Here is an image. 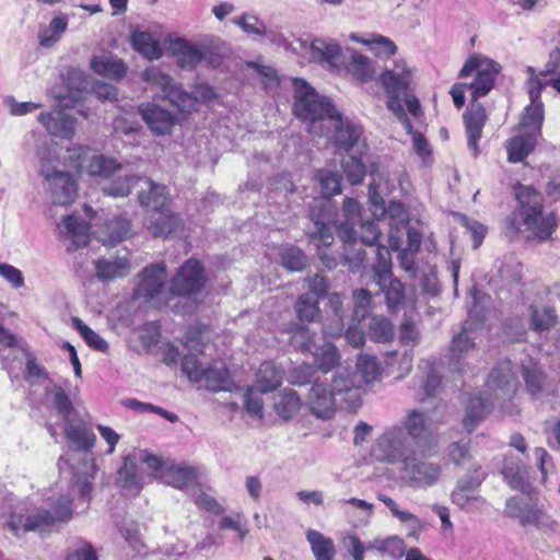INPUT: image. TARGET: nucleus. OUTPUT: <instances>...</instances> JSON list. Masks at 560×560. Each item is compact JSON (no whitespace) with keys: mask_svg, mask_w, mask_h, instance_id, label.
Masks as SVG:
<instances>
[{"mask_svg":"<svg viewBox=\"0 0 560 560\" xmlns=\"http://www.w3.org/2000/svg\"><path fill=\"white\" fill-rule=\"evenodd\" d=\"M73 516L70 486L59 481L45 493L42 505L23 513L13 511L3 523V528L15 537L28 532H50L55 526L68 523Z\"/></svg>","mask_w":560,"mask_h":560,"instance_id":"1","label":"nucleus"},{"mask_svg":"<svg viewBox=\"0 0 560 560\" xmlns=\"http://www.w3.org/2000/svg\"><path fill=\"white\" fill-rule=\"evenodd\" d=\"M499 71L500 66L495 61L480 55H474L467 59L459 72L462 78L475 75L472 82L466 84L471 90L472 103L464 114L467 144L475 156L479 153L478 141L487 120L483 106L476 101L486 96L493 89Z\"/></svg>","mask_w":560,"mask_h":560,"instance_id":"2","label":"nucleus"},{"mask_svg":"<svg viewBox=\"0 0 560 560\" xmlns=\"http://www.w3.org/2000/svg\"><path fill=\"white\" fill-rule=\"evenodd\" d=\"M65 435L75 450L67 454V459L60 457L59 470L65 472L68 469L72 474L73 482L79 487L80 494L89 495L96 471L95 462L90 451L95 444L96 436L86 422L74 418L65 421Z\"/></svg>","mask_w":560,"mask_h":560,"instance_id":"3","label":"nucleus"},{"mask_svg":"<svg viewBox=\"0 0 560 560\" xmlns=\"http://www.w3.org/2000/svg\"><path fill=\"white\" fill-rule=\"evenodd\" d=\"M343 217L345 220L336 226V231L340 240L347 244L342 254V259L350 269L354 270L362 266L366 258V253L361 248H357V240L360 237L361 243L375 246V254L377 248H385L378 245L381 232L374 222H363L362 220V206L353 198H346L343 200Z\"/></svg>","mask_w":560,"mask_h":560,"instance_id":"4","label":"nucleus"},{"mask_svg":"<svg viewBox=\"0 0 560 560\" xmlns=\"http://www.w3.org/2000/svg\"><path fill=\"white\" fill-rule=\"evenodd\" d=\"M486 388L482 395L471 396L467 401L463 424L468 432H472L489 415L493 399L505 400L514 395L517 380L510 360H502L492 369Z\"/></svg>","mask_w":560,"mask_h":560,"instance_id":"5","label":"nucleus"},{"mask_svg":"<svg viewBox=\"0 0 560 560\" xmlns=\"http://www.w3.org/2000/svg\"><path fill=\"white\" fill-rule=\"evenodd\" d=\"M516 198L520 202L521 231L526 233L528 240H549L558 223L555 213L544 209L541 195L530 186H520Z\"/></svg>","mask_w":560,"mask_h":560,"instance_id":"6","label":"nucleus"},{"mask_svg":"<svg viewBox=\"0 0 560 560\" xmlns=\"http://www.w3.org/2000/svg\"><path fill=\"white\" fill-rule=\"evenodd\" d=\"M416 69L405 60H396L392 68L385 70L378 78V82L388 98L387 108L402 124L404 128L411 131V122L401 105V96L411 92Z\"/></svg>","mask_w":560,"mask_h":560,"instance_id":"7","label":"nucleus"},{"mask_svg":"<svg viewBox=\"0 0 560 560\" xmlns=\"http://www.w3.org/2000/svg\"><path fill=\"white\" fill-rule=\"evenodd\" d=\"M292 84L294 114L301 119L311 121V132L320 133L325 120L335 114L334 105L329 98L319 96L306 81L294 78Z\"/></svg>","mask_w":560,"mask_h":560,"instance_id":"8","label":"nucleus"},{"mask_svg":"<svg viewBox=\"0 0 560 560\" xmlns=\"http://www.w3.org/2000/svg\"><path fill=\"white\" fill-rule=\"evenodd\" d=\"M144 79L149 83L160 88L165 98L183 113H191L196 109L198 102L209 103L217 96L214 90L207 84L198 85L195 95L188 94L177 86L170 75L163 73L155 67L144 71Z\"/></svg>","mask_w":560,"mask_h":560,"instance_id":"9","label":"nucleus"},{"mask_svg":"<svg viewBox=\"0 0 560 560\" xmlns=\"http://www.w3.org/2000/svg\"><path fill=\"white\" fill-rule=\"evenodd\" d=\"M320 214H316L315 208L311 210V220L314 222V231L307 233L311 241L318 248V256L323 264L332 269L336 267V258L326 252V248L334 243L332 229L336 230V207L332 202L322 201L319 203Z\"/></svg>","mask_w":560,"mask_h":560,"instance_id":"10","label":"nucleus"},{"mask_svg":"<svg viewBox=\"0 0 560 560\" xmlns=\"http://www.w3.org/2000/svg\"><path fill=\"white\" fill-rule=\"evenodd\" d=\"M374 281L385 296L389 312H398L406 303L405 285L393 277L389 250L377 248V264L373 267Z\"/></svg>","mask_w":560,"mask_h":560,"instance_id":"11","label":"nucleus"},{"mask_svg":"<svg viewBox=\"0 0 560 560\" xmlns=\"http://www.w3.org/2000/svg\"><path fill=\"white\" fill-rule=\"evenodd\" d=\"M415 451V446L407 439L402 428L393 425L385 429L375 440L371 454L378 462L402 464Z\"/></svg>","mask_w":560,"mask_h":560,"instance_id":"12","label":"nucleus"},{"mask_svg":"<svg viewBox=\"0 0 560 560\" xmlns=\"http://www.w3.org/2000/svg\"><path fill=\"white\" fill-rule=\"evenodd\" d=\"M425 453L416 450L402 463V472L407 485L411 488H428L440 478L439 464L424 458Z\"/></svg>","mask_w":560,"mask_h":560,"instance_id":"13","label":"nucleus"},{"mask_svg":"<svg viewBox=\"0 0 560 560\" xmlns=\"http://www.w3.org/2000/svg\"><path fill=\"white\" fill-rule=\"evenodd\" d=\"M400 428L407 439L420 453H427L434 445V433L425 413L418 409H410L400 421Z\"/></svg>","mask_w":560,"mask_h":560,"instance_id":"14","label":"nucleus"},{"mask_svg":"<svg viewBox=\"0 0 560 560\" xmlns=\"http://www.w3.org/2000/svg\"><path fill=\"white\" fill-rule=\"evenodd\" d=\"M44 188L54 205L68 206L77 197V183L69 172L43 167Z\"/></svg>","mask_w":560,"mask_h":560,"instance_id":"15","label":"nucleus"},{"mask_svg":"<svg viewBox=\"0 0 560 560\" xmlns=\"http://www.w3.org/2000/svg\"><path fill=\"white\" fill-rule=\"evenodd\" d=\"M74 151H78L77 166L89 176L108 179L121 170V164L116 159L95 153L88 147H79Z\"/></svg>","mask_w":560,"mask_h":560,"instance_id":"16","label":"nucleus"},{"mask_svg":"<svg viewBox=\"0 0 560 560\" xmlns=\"http://www.w3.org/2000/svg\"><path fill=\"white\" fill-rule=\"evenodd\" d=\"M205 283L203 269L196 259H188L172 279L171 291L177 295H191L201 290Z\"/></svg>","mask_w":560,"mask_h":560,"instance_id":"17","label":"nucleus"},{"mask_svg":"<svg viewBox=\"0 0 560 560\" xmlns=\"http://www.w3.org/2000/svg\"><path fill=\"white\" fill-rule=\"evenodd\" d=\"M324 128H334L332 140L336 147L346 151L352 149L361 139L362 128L343 119L335 108V114L328 116L322 126ZM323 135V131L319 133Z\"/></svg>","mask_w":560,"mask_h":560,"instance_id":"18","label":"nucleus"},{"mask_svg":"<svg viewBox=\"0 0 560 560\" xmlns=\"http://www.w3.org/2000/svg\"><path fill=\"white\" fill-rule=\"evenodd\" d=\"M138 278L135 296L145 300L158 299L165 283L166 266L164 262L147 266Z\"/></svg>","mask_w":560,"mask_h":560,"instance_id":"19","label":"nucleus"},{"mask_svg":"<svg viewBox=\"0 0 560 560\" xmlns=\"http://www.w3.org/2000/svg\"><path fill=\"white\" fill-rule=\"evenodd\" d=\"M311 412L319 419H330L336 411V395L331 388L316 378L306 398Z\"/></svg>","mask_w":560,"mask_h":560,"instance_id":"20","label":"nucleus"},{"mask_svg":"<svg viewBox=\"0 0 560 560\" xmlns=\"http://www.w3.org/2000/svg\"><path fill=\"white\" fill-rule=\"evenodd\" d=\"M139 114L150 130L156 135H168L175 126V116L153 103H143L139 106Z\"/></svg>","mask_w":560,"mask_h":560,"instance_id":"21","label":"nucleus"},{"mask_svg":"<svg viewBox=\"0 0 560 560\" xmlns=\"http://www.w3.org/2000/svg\"><path fill=\"white\" fill-rule=\"evenodd\" d=\"M138 200L142 207L150 208L152 211L163 210L168 207L170 195L167 188L151 178L141 177Z\"/></svg>","mask_w":560,"mask_h":560,"instance_id":"22","label":"nucleus"},{"mask_svg":"<svg viewBox=\"0 0 560 560\" xmlns=\"http://www.w3.org/2000/svg\"><path fill=\"white\" fill-rule=\"evenodd\" d=\"M60 237L68 241V250H74L88 245L90 241V226L75 215H67L63 225L59 226Z\"/></svg>","mask_w":560,"mask_h":560,"instance_id":"23","label":"nucleus"},{"mask_svg":"<svg viewBox=\"0 0 560 560\" xmlns=\"http://www.w3.org/2000/svg\"><path fill=\"white\" fill-rule=\"evenodd\" d=\"M96 278L102 282L114 281L130 273L131 264L127 256H112L94 260Z\"/></svg>","mask_w":560,"mask_h":560,"instance_id":"24","label":"nucleus"},{"mask_svg":"<svg viewBox=\"0 0 560 560\" xmlns=\"http://www.w3.org/2000/svg\"><path fill=\"white\" fill-rule=\"evenodd\" d=\"M38 121L52 136L70 139L75 133L77 120L62 110L40 114Z\"/></svg>","mask_w":560,"mask_h":560,"instance_id":"25","label":"nucleus"},{"mask_svg":"<svg viewBox=\"0 0 560 560\" xmlns=\"http://www.w3.org/2000/svg\"><path fill=\"white\" fill-rule=\"evenodd\" d=\"M421 375L418 376V393L417 398L423 402L430 397H433L439 387L441 386V375L435 365L431 362L423 361L419 364Z\"/></svg>","mask_w":560,"mask_h":560,"instance_id":"26","label":"nucleus"},{"mask_svg":"<svg viewBox=\"0 0 560 560\" xmlns=\"http://www.w3.org/2000/svg\"><path fill=\"white\" fill-rule=\"evenodd\" d=\"M180 224L182 219L179 215L166 207L163 210L152 212L148 219L147 228L154 236H166L175 232Z\"/></svg>","mask_w":560,"mask_h":560,"instance_id":"27","label":"nucleus"},{"mask_svg":"<svg viewBox=\"0 0 560 560\" xmlns=\"http://www.w3.org/2000/svg\"><path fill=\"white\" fill-rule=\"evenodd\" d=\"M502 475L509 486L520 491H526L529 487L527 482L528 468L518 457L506 455L503 460Z\"/></svg>","mask_w":560,"mask_h":560,"instance_id":"28","label":"nucleus"},{"mask_svg":"<svg viewBox=\"0 0 560 560\" xmlns=\"http://www.w3.org/2000/svg\"><path fill=\"white\" fill-rule=\"evenodd\" d=\"M199 384L211 392L228 390L232 384L231 375L223 362H214L205 369Z\"/></svg>","mask_w":560,"mask_h":560,"instance_id":"29","label":"nucleus"},{"mask_svg":"<svg viewBox=\"0 0 560 560\" xmlns=\"http://www.w3.org/2000/svg\"><path fill=\"white\" fill-rule=\"evenodd\" d=\"M345 295L331 293L328 296V310L331 312V322L325 324L324 334L330 337H339L343 332L346 310L343 307Z\"/></svg>","mask_w":560,"mask_h":560,"instance_id":"30","label":"nucleus"},{"mask_svg":"<svg viewBox=\"0 0 560 560\" xmlns=\"http://www.w3.org/2000/svg\"><path fill=\"white\" fill-rule=\"evenodd\" d=\"M172 50L178 66L183 69L191 70L203 59L202 50L183 38L173 42Z\"/></svg>","mask_w":560,"mask_h":560,"instance_id":"31","label":"nucleus"},{"mask_svg":"<svg viewBox=\"0 0 560 560\" xmlns=\"http://www.w3.org/2000/svg\"><path fill=\"white\" fill-rule=\"evenodd\" d=\"M284 376V371L272 361L260 364L256 373V385L259 392L269 393L277 389Z\"/></svg>","mask_w":560,"mask_h":560,"instance_id":"32","label":"nucleus"},{"mask_svg":"<svg viewBox=\"0 0 560 560\" xmlns=\"http://www.w3.org/2000/svg\"><path fill=\"white\" fill-rule=\"evenodd\" d=\"M91 68L95 73L115 80L124 78L127 71L120 59L106 55L93 57Z\"/></svg>","mask_w":560,"mask_h":560,"instance_id":"33","label":"nucleus"},{"mask_svg":"<svg viewBox=\"0 0 560 560\" xmlns=\"http://www.w3.org/2000/svg\"><path fill=\"white\" fill-rule=\"evenodd\" d=\"M536 137L522 132L506 142L508 159L512 163L523 161L534 149Z\"/></svg>","mask_w":560,"mask_h":560,"instance_id":"34","label":"nucleus"},{"mask_svg":"<svg viewBox=\"0 0 560 560\" xmlns=\"http://www.w3.org/2000/svg\"><path fill=\"white\" fill-rule=\"evenodd\" d=\"M544 121V104L529 103L523 112L520 129L522 132L538 137Z\"/></svg>","mask_w":560,"mask_h":560,"instance_id":"35","label":"nucleus"},{"mask_svg":"<svg viewBox=\"0 0 560 560\" xmlns=\"http://www.w3.org/2000/svg\"><path fill=\"white\" fill-rule=\"evenodd\" d=\"M452 502L467 512L480 510L485 505V499L477 494V490L466 488L464 482H457L452 492Z\"/></svg>","mask_w":560,"mask_h":560,"instance_id":"36","label":"nucleus"},{"mask_svg":"<svg viewBox=\"0 0 560 560\" xmlns=\"http://www.w3.org/2000/svg\"><path fill=\"white\" fill-rule=\"evenodd\" d=\"M46 397L50 400L52 408L62 416L63 421L72 419L75 413L73 404L61 385H51L45 388Z\"/></svg>","mask_w":560,"mask_h":560,"instance_id":"37","label":"nucleus"},{"mask_svg":"<svg viewBox=\"0 0 560 560\" xmlns=\"http://www.w3.org/2000/svg\"><path fill=\"white\" fill-rule=\"evenodd\" d=\"M306 539L316 560H334L336 550L330 538L324 536L318 530L308 529L306 532Z\"/></svg>","mask_w":560,"mask_h":560,"instance_id":"38","label":"nucleus"},{"mask_svg":"<svg viewBox=\"0 0 560 560\" xmlns=\"http://www.w3.org/2000/svg\"><path fill=\"white\" fill-rule=\"evenodd\" d=\"M135 50L149 59H158L162 55L159 40L148 32L136 31L131 35Z\"/></svg>","mask_w":560,"mask_h":560,"instance_id":"39","label":"nucleus"},{"mask_svg":"<svg viewBox=\"0 0 560 560\" xmlns=\"http://www.w3.org/2000/svg\"><path fill=\"white\" fill-rule=\"evenodd\" d=\"M316 178L317 180L319 182L320 184V187H322V194L325 196V197H329V196H332V195H338L341 192V182H340V177L337 173L330 171V170H319L316 174ZM329 201L331 202L329 199L325 198V199H322L319 201H316L311 210L313 208H315V212L316 214H320V210H319V203L322 201Z\"/></svg>","mask_w":560,"mask_h":560,"instance_id":"40","label":"nucleus"},{"mask_svg":"<svg viewBox=\"0 0 560 560\" xmlns=\"http://www.w3.org/2000/svg\"><path fill=\"white\" fill-rule=\"evenodd\" d=\"M526 73L528 75L525 85L527 89V94L529 97V103H542L540 101L541 91L547 85H552L551 78H548L549 74L544 73V71L537 72L536 69L532 66L526 68Z\"/></svg>","mask_w":560,"mask_h":560,"instance_id":"41","label":"nucleus"},{"mask_svg":"<svg viewBox=\"0 0 560 560\" xmlns=\"http://www.w3.org/2000/svg\"><path fill=\"white\" fill-rule=\"evenodd\" d=\"M347 68L350 74L360 82L372 80L376 72L372 60L358 52L351 55Z\"/></svg>","mask_w":560,"mask_h":560,"instance_id":"42","label":"nucleus"},{"mask_svg":"<svg viewBox=\"0 0 560 560\" xmlns=\"http://www.w3.org/2000/svg\"><path fill=\"white\" fill-rule=\"evenodd\" d=\"M275 411L284 420L293 418L301 408V400L293 390L282 392L275 400Z\"/></svg>","mask_w":560,"mask_h":560,"instance_id":"43","label":"nucleus"},{"mask_svg":"<svg viewBox=\"0 0 560 560\" xmlns=\"http://www.w3.org/2000/svg\"><path fill=\"white\" fill-rule=\"evenodd\" d=\"M162 478L166 485L183 489L196 479V471L190 467L171 466L163 470Z\"/></svg>","mask_w":560,"mask_h":560,"instance_id":"44","label":"nucleus"},{"mask_svg":"<svg viewBox=\"0 0 560 560\" xmlns=\"http://www.w3.org/2000/svg\"><path fill=\"white\" fill-rule=\"evenodd\" d=\"M68 27V18L65 14L55 16L49 26L42 30L38 35L39 45L49 48L55 45Z\"/></svg>","mask_w":560,"mask_h":560,"instance_id":"45","label":"nucleus"},{"mask_svg":"<svg viewBox=\"0 0 560 560\" xmlns=\"http://www.w3.org/2000/svg\"><path fill=\"white\" fill-rule=\"evenodd\" d=\"M352 374L359 376L362 386L363 384H370L380 378L381 366L375 357L362 354L357 361V371Z\"/></svg>","mask_w":560,"mask_h":560,"instance_id":"46","label":"nucleus"},{"mask_svg":"<svg viewBox=\"0 0 560 560\" xmlns=\"http://www.w3.org/2000/svg\"><path fill=\"white\" fill-rule=\"evenodd\" d=\"M290 345L301 352H313L315 332L308 327L294 324L290 327Z\"/></svg>","mask_w":560,"mask_h":560,"instance_id":"47","label":"nucleus"},{"mask_svg":"<svg viewBox=\"0 0 560 560\" xmlns=\"http://www.w3.org/2000/svg\"><path fill=\"white\" fill-rule=\"evenodd\" d=\"M368 549L376 550L383 556L399 558L404 553L405 542L397 536L375 538L368 544Z\"/></svg>","mask_w":560,"mask_h":560,"instance_id":"48","label":"nucleus"},{"mask_svg":"<svg viewBox=\"0 0 560 560\" xmlns=\"http://www.w3.org/2000/svg\"><path fill=\"white\" fill-rule=\"evenodd\" d=\"M141 177L136 175H126L124 177H119L108 185L103 187V192L106 196L110 197H126L128 196L132 188H138L140 185Z\"/></svg>","mask_w":560,"mask_h":560,"instance_id":"49","label":"nucleus"},{"mask_svg":"<svg viewBox=\"0 0 560 560\" xmlns=\"http://www.w3.org/2000/svg\"><path fill=\"white\" fill-rule=\"evenodd\" d=\"M295 312L302 322H314L320 315L318 300L310 293L302 294L295 302Z\"/></svg>","mask_w":560,"mask_h":560,"instance_id":"50","label":"nucleus"},{"mask_svg":"<svg viewBox=\"0 0 560 560\" xmlns=\"http://www.w3.org/2000/svg\"><path fill=\"white\" fill-rule=\"evenodd\" d=\"M361 381L358 375H353L348 369H339L337 370L330 383L331 390L335 392V395L350 392L353 388H360Z\"/></svg>","mask_w":560,"mask_h":560,"instance_id":"51","label":"nucleus"},{"mask_svg":"<svg viewBox=\"0 0 560 560\" xmlns=\"http://www.w3.org/2000/svg\"><path fill=\"white\" fill-rule=\"evenodd\" d=\"M315 357L318 370L327 374L339 362V353L337 348L331 343H325L312 352Z\"/></svg>","mask_w":560,"mask_h":560,"instance_id":"52","label":"nucleus"},{"mask_svg":"<svg viewBox=\"0 0 560 560\" xmlns=\"http://www.w3.org/2000/svg\"><path fill=\"white\" fill-rule=\"evenodd\" d=\"M351 39L370 46L371 49L375 51V54L384 57H389L397 50V47L393 40L378 34H372L368 39H359L357 34H351Z\"/></svg>","mask_w":560,"mask_h":560,"instance_id":"53","label":"nucleus"},{"mask_svg":"<svg viewBox=\"0 0 560 560\" xmlns=\"http://www.w3.org/2000/svg\"><path fill=\"white\" fill-rule=\"evenodd\" d=\"M369 336L376 342L389 341L394 337V327L385 317H372L369 324Z\"/></svg>","mask_w":560,"mask_h":560,"instance_id":"54","label":"nucleus"},{"mask_svg":"<svg viewBox=\"0 0 560 560\" xmlns=\"http://www.w3.org/2000/svg\"><path fill=\"white\" fill-rule=\"evenodd\" d=\"M341 166L346 178L351 185L360 184L363 180L366 170L359 158L352 155L345 158L341 162Z\"/></svg>","mask_w":560,"mask_h":560,"instance_id":"55","label":"nucleus"},{"mask_svg":"<svg viewBox=\"0 0 560 560\" xmlns=\"http://www.w3.org/2000/svg\"><path fill=\"white\" fill-rule=\"evenodd\" d=\"M532 318V327L535 330H549L555 326L557 320V315L555 310L548 306L544 307H535L530 314Z\"/></svg>","mask_w":560,"mask_h":560,"instance_id":"56","label":"nucleus"},{"mask_svg":"<svg viewBox=\"0 0 560 560\" xmlns=\"http://www.w3.org/2000/svg\"><path fill=\"white\" fill-rule=\"evenodd\" d=\"M73 324L77 327L79 334L84 339V341L89 345V347L93 348L100 352H106L108 349L107 341L101 337L97 332L92 330L88 325H85L81 319L74 318Z\"/></svg>","mask_w":560,"mask_h":560,"instance_id":"57","label":"nucleus"},{"mask_svg":"<svg viewBox=\"0 0 560 560\" xmlns=\"http://www.w3.org/2000/svg\"><path fill=\"white\" fill-rule=\"evenodd\" d=\"M232 23L240 26L248 35L265 36L267 33L266 24L257 16L249 13L234 18Z\"/></svg>","mask_w":560,"mask_h":560,"instance_id":"58","label":"nucleus"},{"mask_svg":"<svg viewBox=\"0 0 560 560\" xmlns=\"http://www.w3.org/2000/svg\"><path fill=\"white\" fill-rule=\"evenodd\" d=\"M280 256L282 266L290 271H301L306 266L304 253L295 246L283 249Z\"/></svg>","mask_w":560,"mask_h":560,"instance_id":"59","label":"nucleus"},{"mask_svg":"<svg viewBox=\"0 0 560 560\" xmlns=\"http://www.w3.org/2000/svg\"><path fill=\"white\" fill-rule=\"evenodd\" d=\"M469 329V327L465 326L462 332L453 337L451 345V355L453 359L459 360L474 349L475 343L471 337L468 336Z\"/></svg>","mask_w":560,"mask_h":560,"instance_id":"60","label":"nucleus"},{"mask_svg":"<svg viewBox=\"0 0 560 560\" xmlns=\"http://www.w3.org/2000/svg\"><path fill=\"white\" fill-rule=\"evenodd\" d=\"M317 370L308 363L300 364L293 368L289 373V382L293 385H305L311 382L315 383L316 378H320L316 376Z\"/></svg>","mask_w":560,"mask_h":560,"instance_id":"61","label":"nucleus"},{"mask_svg":"<svg viewBox=\"0 0 560 560\" xmlns=\"http://www.w3.org/2000/svg\"><path fill=\"white\" fill-rule=\"evenodd\" d=\"M258 388L248 387L244 393V406L246 411L258 419L264 416V402Z\"/></svg>","mask_w":560,"mask_h":560,"instance_id":"62","label":"nucleus"},{"mask_svg":"<svg viewBox=\"0 0 560 560\" xmlns=\"http://www.w3.org/2000/svg\"><path fill=\"white\" fill-rule=\"evenodd\" d=\"M108 243L115 245L126 238L130 231V222L124 218H117L106 224Z\"/></svg>","mask_w":560,"mask_h":560,"instance_id":"63","label":"nucleus"},{"mask_svg":"<svg viewBox=\"0 0 560 560\" xmlns=\"http://www.w3.org/2000/svg\"><path fill=\"white\" fill-rule=\"evenodd\" d=\"M311 58L314 60L332 59L339 54V46L326 43L323 39H314L310 46Z\"/></svg>","mask_w":560,"mask_h":560,"instance_id":"64","label":"nucleus"}]
</instances>
